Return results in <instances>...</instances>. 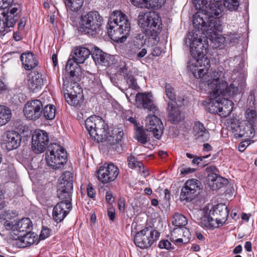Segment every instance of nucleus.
<instances>
[{"mask_svg":"<svg viewBox=\"0 0 257 257\" xmlns=\"http://www.w3.org/2000/svg\"><path fill=\"white\" fill-rule=\"evenodd\" d=\"M107 34L114 41L123 42L131 30L130 23L126 16L120 11L113 12L107 23Z\"/></svg>","mask_w":257,"mask_h":257,"instance_id":"1","label":"nucleus"},{"mask_svg":"<svg viewBox=\"0 0 257 257\" xmlns=\"http://www.w3.org/2000/svg\"><path fill=\"white\" fill-rule=\"evenodd\" d=\"M192 22L195 28L194 30L198 31L197 33L199 35L201 31L207 38L221 30V25L217 20L207 18L202 12L196 13L193 16Z\"/></svg>","mask_w":257,"mask_h":257,"instance_id":"2","label":"nucleus"},{"mask_svg":"<svg viewBox=\"0 0 257 257\" xmlns=\"http://www.w3.org/2000/svg\"><path fill=\"white\" fill-rule=\"evenodd\" d=\"M102 17L96 11L83 14L79 23V29L82 33L91 36H95L101 30Z\"/></svg>","mask_w":257,"mask_h":257,"instance_id":"3","label":"nucleus"},{"mask_svg":"<svg viewBox=\"0 0 257 257\" xmlns=\"http://www.w3.org/2000/svg\"><path fill=\"white\" fill-rule=\"evenodd\" d=\"M85 126L90 136L98 142H103L109 134L107 125L98 116L87 118L85 121Z\"/></svg>","mask_w":257,"mask_h":257,"instance_id":"4","label":"nucleus"},{"mask_svg":"<svg viewBox=\"0 0 257 257\" xmlns=\"http://www.w3.org/2000/svg\"><path fill=\"white\" fill-rule=\"evenodd\" d=\"M45 160L48 166L53 169L62 168L67 160L66 150L56 143L48 146L45 154Z\"/></svg>","mask_w":257,"mask_h":257,"instance_id":"5","label":"nucleus"},{"mask_svg":"<svg viewBox=\"0 0 257 257\" xmlns=\"http://www.w3.org/2000/svg\"><path fill=\"white\" fill-rule=\"evenodd\" d=\"M210 96L209 101L206 104V109L211 113H217L222 117L227 116L232 111L233 103L227 98L221 96L219 91H217L216 97Z\"/></svg>","mask_w":257,"mask_h":257,"instance_id":"6","label":"nucleus"},{"mask_svg":"<svg viewBox=\"0 0 257 257\" xmlns=\"http://www.w3.org/2000/svg\"><path fill=\"white\" fill-rule=\"evenodd\" d=\"M197 30H192L189 32L185 38V43L190 47V53L193 58H205L207 53V44L203 41L198 34Z\"/></svg>","mask_w":257,"mask_h":257,"instance_id":"7","label":"nucleus"},{"mask_svg":"<svg viewBox=\"0 0 257 257\" xmlns=\"http://www.w3.org/2000/svg\"><path fill=\"white\" fill-rule=\"evenodd\" d=\"M71 77L63 78V89L67 102L72 106H79L83 100L82 90L76 82H69Z\"/></svg>","mask_w":257,"mask_h":257,"instance_id":"8","label":"nucleus"},{"mask_svg":"<svg viewBox=\"0 0 257 257\" xmlns=\"http://www.w3.org/2000/svg\"><path fill=\"white\" fill-rule=\"evenodd\" d=\"M91 52L90 50L85 48L80 47L76 48L74 50L73 59H69L65 66V78L71 77L73 78L75 75V66L74 62L76 63V65L78 64L83 63L89 57Z\"/></svg>","mask_w":257,"mask_h":257,"instance_id":"9","label":"nucleus"},{"mask_svg":"<svg viewBox=\"0 0 257 257\" xmlns=\"http://www.w3.org/2000/svg\"><path fill=\"white\" fill-rule=\"evenodd\" d=\"M160 233L156 230L146 227L138 232L134 236L135 244L141 248H147L158 239Z\"/></svg>","mask_w":257,"mask_h":257,"instance_id":"10","label":"nucleus"},{"mask_svg":"<svg viewBox=\"0 0 257 257\" xmlns=\"http://www.w3.org/2000/svg\"><path fill=\"white\" fill-rule=\"evenodd\" d=\"M223 72L221 70H215L210 74L208 86L213 97H216L217 91L220 93L226 92L227 83L223 80Z\"/></svg>","mask_w":257,"mask_h":257,"instance_id":"11","label":"nucleus"},{"mask_svg":"<svg viewBox=\"0 0 257 257\" xmlns=\"http://www.w3.org/2000/svg\"><path fill=\"white\" fill-rule=\"evenodd\" d=\"M210 66L208 59L193 58L188 62L187 68L195 78H200L208 72Z\"/></svg>","mask_w":257,"mask_h":257,"instance_id":"12","label":"nucleus"},{"mask_svg":"<svg viewBox=\"0 0 257 257\" xmlns=\"http://www.w3.org/2000/svg\"><path fill=\"white\" fill-rule=\"evenodd\" d=\"M119 173V169L116 166L112 163H105L97 171V177L100 182L105 184L114 181Z\"/></svg>","mask_w":257,"mask_h":257,"instance_id":"13","label":"nucleus"},{"mask_svg":"<svg viewBox=\"0 0 257 257\" xmlns=\"http://www.w3.org/2000/svg\"><path fill=\"white\" fill-rule=\"evenodd\" d=\"M43 107V104L40 100L28 101L23 108L24 115L27 119L36 120L41 116Z\"/></svg>","mask_w":257,"mask_h":257,"instance_id":"14","label":"nucleus"},{"mask_svg":"<svg viewBox=\"0 0 257 257\" xmlns=\"http://www.w3.org/2000/svg\"><path fill=\"white\" fill-rule=\"evenodd\" d=\"M21 136L16 131L5 132L2 136V147L9 152L17 149L21 144Z\"/></svg>","mask_w":257,"mask_h":257,"instance_id":"15","label":"nucleus"},{"mask_svg":"<svg viewBox=\"0 0 257 257\" xmlns=\"http://www.w3.org/2000/svg\"><path fill=\"white\" fill-rule=\"evenodd\" d=\"M49 143L47 133L41 130H35L32 135V149L35 153H43Z\"/></svg>","mask_w":257,"mask_h":257,"instance_id":"16","label":"nucleus"},{"mask_svg":"<svg viewBox=\"0 0 257 257\" xmlns=\"http://www.w3.org/2000/svg\"><path fill=\"white\" fill-rule=\"evenodd\" d=\"M199 181L196 179L189 180L186 182L181 190L180 199L181 201H191L197 194Z\"/></svg>","mask_w":257,"mask_h":257,"instance_id":"17","label":"nucleus"},{"mask_svg":"<svg viewBox=\"0 0 257 257\" xmlns=\"http://www.w3.org/2000/svg\"><path fill=\"white\" fill-rule=\"evenodd\" d=\"M206 171L209 172L207 175L208 184L212 190H216L228 184L227 179L218 176L215 172L217 169L215 166L207 167Z\"/></svg>","mask_w":257,"mask_h":257,"instance_id":"18","label":"nucleus"},{"mask_svg":"<svg viewBox=\"0 0 257 257\" xmlns=\"http://www.w3.org/2000/svg\"><path fill=\"white\" fill-rule=\"evenodd\" d=\"M146 121L147 131L152 132L154 137L159 139L163 131V125L161 119L155 115H149L146 117Z\"/></svg>","mask_w":257,"mask_h":257,"instance_id":"19","label":"nucleus"},{"mask_svg":"<svg viewBox=\"0 0 257 257\" xmlns=\"http://www.w3.org/2000/svg\"><path fill=\"white\" fill-rule=\"evenodd\" d=\"M159 18L154 13H141L138 16V24L143 31L154 30L159 22Z\"/></svg>","mask_w":257,"mask_h":257,"instance_id":"20","label":"nucleus"},{"mask_svg":"<svg viewBox=\"0 0 257 257\" xmlns=\"http://www.w3.org/2000/svg\"><path fill=\"white\" fill-rule=\"evenodd\" d=\"M53 210V217L57 223L61 222L67 215L72 208L71 201H68L66 199L61 200Z\"/></svg>","mask_w":257,"mask_h":257,"instance_id":"21","label":"nucleus"},{"mask_svg":"<svg viewBox=\"0 0 257 257\" xmlns=\"http://www.w3.org/2000/svg\"><path fill=\"white\" fill-rule=\"evenodd\" d=\"M150 93H138L135 99L139 107L147 109L148 111L155 113L158 110L157 106L153 102Z\"/></svg>","mask_w":257,"mask_h":257,"instance_id":"22","label":"nucleus"},{"mask_svg":"<svg viewBox=\"0 0 257 257\" xmlns=\"http://www.w3.org/2000/svg\"><path fill=\"white\" fill-rule=\"evenodd\" d=\"M228 210L224 204H219L210 210V215H212L218 227L222 225L226 221Z\"/></svg>","mask_w":257,"mask_h":257,"instance_id":"23","label":"nucleus"},{"mask_svg":"<svg viewBox=\"0 0 257 257\" xmlns=\"http://www.w3.org/2000/svg\"><path fill=\"white\" fill-rule=\"evenodd\" d=\"M201 11L207 18L215 19L220 16L223 11V7L218 4L211 3L210 1L205 0V3L200 7Z\"/></svg>","mask_w":257,"mask_h":257,"instance_id":"24","label":"nucleus"},{"mask_svg":"<svg viewBox=\"0 0 257 257\" xmlns=\"http://www.w3.org/2000/svg\"><path fill=\"white\" fill-rule=\"evenodd\" d=\"M20 16H16L0 11V33L8 32L13 27Z\"/></svg>","mask_w":257,"mask_h":257,"instance_id":"25","label":"nucleus"},{"mask_svg":"<svg viewBox=\"0 0 257 257\" xmlns=\"http://www.w3.org/2000/svg\"><path fill=\"white\" fill-rule=\"evenodd\" d=\"M32 228V223L28 218H23L18 221L15 220L13 235L15 237H19V235L25 234L27 232H30Z\"/></svg>","mask_w":257,"mask_h":257,"instance_id":"26","label":"nucleus"},{"mask_svg":"<svg viewBox=\"0 0 257 257\" xmlns=\"http://www.w3.org/2000/svg\"><path fill=\"white\" fill-rule=\"evenodd\" d=\"M28 77V86L29 90L33 92L39 91L44 85L42 75L34 71L31 72Z\"/></svg>","mask_w":257,"mask_h":257,"instance_id":"27","label":"nucleus"},{"mask_svg":"<svg viewBox=\"0 0 257 257\" xmlns=\"http://www.w3.org/2000/svg\"><path fill=\"white\" fill-rule=\"evenodd\" d=\"M73 182H58L57 188V195L60 200L66 199L71 201L73 192Z\"/></svg>","mask_w":257,"mask_h":257,"instance_id":"28","label":"nucleus"},{"mask_svg":"<svg viewBox=\"0 0 257 257\" xmlns=\"http://www.w3.org/2000/svg\"><path fill=\"white\" fill-rule=\"evenodd\" d=\"M14 0H3L0 2V11L7 13L20 16L22 10L19 5L15 4Z\"/></svg>","mask_w":257,"mask_h":257,"instance_id":"29","label":"nucleus"},{"mask_svg":"<svg viewBox=\"0 0 257 257\" xmlns=\"http://www.w3.org/2000/svg\"><path fill=\"white\" fill-rule=\"evenodd\" d=\"M20 59L24 68L26 70H31L38 65V61L32 52H28L22 54Z\"/></svg>","mask_w":257,"mask_h":257,"instance_id":"30","label":"nucleus"},{"mask_svg":"<svg viewBox=\"0 0 257 257\" xmlns=\"http://www.w3.org/2000/svg\"><path fill=\"white\" fill-rule=\"evenodd\" d=\"M134 6L140 8L152 9L155 7H161L166 0H130Z\"/></svg>","mask_w":257,"mask_h":257,"instance_id":"31","label":"nucleus"},{"mask_svg":"<svg viewBox=\"0 0 257 257\" xmlns=\"http://www.w3.org/2000/svg\"><path fill=\"white\" fill-rule=\"evenodd\" d=\"M194 136L196 140L201 142L207 141L210 137L209 133L203 124L199 121L195 123L194 127Z\"/></svg>","mask_w":257,"mask_h":257,"instance_id":"32","label":"nucleus"},{"mask_svg":"<svg viewBox=\"0 0 257 257\" xmlns=\"http://www.w3.org/2000/svg\"><path fill=\"white\" fill-rule=\"evenodd\" d=\"M255 129L249 121L241 123L240 130L237 138L244 137L246 140H250L255 136Z\"/></svg>","mask_w":257,"mask_h":257,"instance_id":"33","label":"nucleus"},{"mask_svg":"<svg viewBox=\"0 0 257 257\" xmlns=\"http://www.w3.org/2000/svg\"><path fill=\"white\" fill-rule=\"evenodd\" d=\"M92 57L96 64L107 65L108 64L109 57L97 47L93 48L91 50Z\"/></svg>","mask_w":257,"mask_h":257,"instance_id":"34","label":"nucleus"},{"mask_svg":"<svg viewBox=\"0 0 257 257\" xmlns=\"http://www.w3.org/2000/svg\"><path fill=\"white\" fill-rule=\"evenodd\" d=\"M143 32L145 35L144 37L146 46L152 47L159 42V37L155 30L146 29V31H143Z\"/></svg>","mask_w":257,"mask_h":257,"instance_id":"35","label":"nucleus"},{"mask_svg":"<svg viewBox=\"0 0 257 257\" xmlns=\"http://www.w3.org/2000/svg\"><path fill=\"white\" fill-rule=\"evenodd\" d=\"M16 240H19L22 243L23 247H26L34 244L37 239V234L35 232H27L25 234L19 237H14Z\"/></svg>","mask_w":257,"mask_h":257,"instance_id":"36","label":"nucleus"},{"mask_svg":"<svg viewBox=\"0 0 257 257\" xmlns=\"http://www.w3.org/2000/svg\"><path fill=\"white\" fill-rule=\"evenodd\" d=\"M175 103H172L171 102H168V116L169 120L174 123H177L182 119L181 114L178 106H175Z\"/></svg>","mask_w":257,"mask_h":257,"instance_id":"37","label":"nucleus"},{"mask_svg":"<svg viewBox=\"0 0 257 257\" xmlns=\"http://www.w3.org/2000/svg\"><path fill=\"white\" fill-rule=\"evenodd\" d=\"M165 93L167 97L169 99V102L172 103H176L178 106H181L183 105L184 98H178L176 100V95L174 92V88L169 83H166L165 85Z\"/></svg>","mask_w":257,"mask_h":257,"instance_id":"38","label":"nucleus"},{"mask_svg":"<svg viewBox=\"0 0 257 257\" xmlns=\"http://www.w3.org/2000/svg\"><path fill=\"white\" fill-rule=\"evenodd\" d=\"M207 38L214 44L213 47L215 48H218L221 49L225 47L226 38L217 33L212 34Z\"/></svg>","mask_w":257,"mask_h":257,"instance_id":"39","label":"nucleus"},{"mask_svg":"<svg viewBox=\"0 0 257 257\" xmlns=\"http://www.w3.org/2000/svg\"><path fill=\"white\" fill-rule=\"evenodd\" d=\"M199 224L201 226L207 228L217 227V224L214 220L212 215H210V212L208 215L204 214L200 219Z\"/></svg>","mask_w":257,"mask_h":257,"instance_id":"40","label":"nucleus"},{"mask_svg":"<svg viewBox=\"0 0 257 257\" xmlns=\"http://www.w3.org/2000/svg\"><path fill=\"white\" fill-rule=\"evenodd\" d=\"M11 116L10 109L5 106L0 105V126L7 123Z\"/></svg>","mask_w":257,"mask_h":257,"instance_id":"41","label":"nucleus"},{"mask_svg":"<svg viewBox=\"0 0 257 257\" xmlns=\"http://www.w3.org/2000/svg\"><path fill=\"white\" fill-rule=\"evenodd\" d=\"M115 142V137L112 135H108L106 137V140L103 141V142H105V145L109 150H113L117 152H119L121 151V145L118 142L116 143Z\"/></svg>","mask_w":257,"mask_h":257,"instance_id":"42","label":"nucleus"},{"mask_svg":"<svg viewBox=\"0 0 257 257\" xmlns=\"http://www.w3.org/2000/svg\"><path fill=\"white\" fill-rule=\"evenodd\" d=\"M134 138L142 144H146L150 141V138L146 132L140 127H136Z\"/></svg>","mask_w":257,"mask_h":257,"instance_id":"43","label":"nucleus"},{"mask_svg":"<svg viewBox=\"0 0 257 257\" xmlns=\"http://www.w3.org/2000/svg\"><path fill=\"white\" fill-rule=\"evenodd\" d=\"M66 9L72 12L78 11L83 5V0H63Z\"/></svg>","mask_w":257,"mask_h":257,"instance_id":"44","label":"nucleus"},{"mask_svg":"<svg viewBox=\"0 0 257 257\" xmlns=\"http://www.w3.org/2000/svg\"><path fill=\"white\" fill-rule=\"evenodd\" d=\"M172 223L176 226L181 227L187 224V219L183 215L176 213L173 218Z\"/></svg>","mask_w":257,"mask_h":257,"instance_id":"45","label":"nucleus"},{"mask_svg":"<svg viewBox=\"0 0 257 257\" xmlns=\"http://www.w3.org/2000/svg\"><path fill=\"white\" fill-rule=\"evenodd\" d=\"M144 36L145 34L142 30V33L136 34L134 37V46L137 50H140L143 46H145Z\"/></svg>","mask_w":257,"mask_h":257,"instance_id":"46","label":"nucleus"},{"mask_svg":"<svg viewBox=\"0 0 257 257\" xmlns=\"http://www.w3.org/2000/svg\"><path fill=\"white\" fill-rule=\"evenodd\" d=\"M42 112L45 118L47 119H53L55 116V108L53 105H46Z\"/></svg>","mask_w":257,"mask_h":257,"instance_id":"47","label":"nucleus"},{"mask_svg":"<svg viewBox=\"0 0 257 257\" xmlns=\"http://www.w3.org/2000/svg\"><path fill=\"white\" fill-rule=\"evenodd\" d=\"M242 122H239L237 120H235L233 119L228 120L227 124L228 126L229 127L232 132L234 134L236 138L240 130L241 123Z\"/></svg>","mask_w":257,"mask_h":257,"instance_id":"48","label":"nucleus"},{"mask_svg":"<svg viewBox=\"0 0 257 257\" xmlns=\"http://www.w3.org/2000/svg\"><path fill=\"white\" fill-rule=\"evenodd\" d=\"M127 164L128 167L131 169L138 168L141 170L142 167L144 169V165L143 163L138 161L137 158L133 155H130L128 157Z\"/></svg>","mask_w":257,"mask_h":257,"instance_id":"49","label":"nucleus"},{"mask_svg":"<svg viewBox=\"0 0 257 257\" xmlns=\"http://www.w3.org/2000/svg\"><path fill=\"white\" fill-rule=\"evenodd\" d=\"M223 6L230 11H234L237 9L239 2V0H223Z\"/></svg>","mask_w":257,"mask_h":257,"instance_id":"50","label":"nucleus"},{"mask_svg":"<svg viewBox=\"0 0 257 257\" xmlns=\"http://www.w3.org/2000/svg\"><path fill=\"white\" fill-rule=\"evenodd\" d=\"M126 83L128 85V88H132L135 93V91L139 87L136 80L134 77L132 75L127 74L124 77Z\"/></svg>","mask_w":257,"mask_h":257,"instance_id":"51","label":"nucleus"},{"mask_svg":"<svg viewBox=\"0 0 257 257\" xmlns=\"http://www.w3.org/2000/svg\"><path fill=\"white\" fill-rule=\"evenodd\" d=\"M238 91V89L236 86H235L234 84H230L229 86H227L226 92L223 93H220L222 96H225L226 94L228 95H236Z\"/></svg>","mask_w":257,"mask_h":257,"instance_id":"52","label":"nucleus"},{"mask_svg":"<svg viewBox=\"0 0 257 257\" xmlns=\"http://www.w3.org/2000/svg\"><path fill=\"white\" fill-rule=\"evenodd\" d=\"M73 182V175L72 173L69 171H66L61 176V179L59 181V182Z\"/></svg>","mask_w":257,"mask_h":257,"instance_id":"53","label":"nucleus"},{"mask_svg":"<svg viewBox=\"0 0 257 257\" xmlns=\"http://www.w3.org/2000/svg\"><path fill=\"white\" fill-rule=\"evenodd\" d=\"M50 232L51 230L49 228L43 227L41 231L39 239L40 240H44L50 236Z\"/></svg>","mask_w":257,"mask_h":257,"instance_id":"54","label":"nucleus"},{"mask_svg":"<svg viewBox=\"0 0 257 257\" xmlns=\"http://www.w3.org/2000/svg\"><path fill=\"white\" fill-rule=\"evenodd\" d=\"M112 135L114 137H115V142H116V143H117V142L119 143V142L121 141V140L122 138L123 133L122 131H120L118 129H117V130H113L112 131Z\"/></svg>","mask_w":257,"mask_h":257,"instance_id":"55","label":"nucleus"},{"mask_svg":"<svg viewBox=\"0 0 257 257\" xmlns=\"http://www.w3.org/2000/svg\"><path fill=\"white\" fill-rule=\"evenodd\" d=\"M137 50H138L137 49L136 50H133L132 51V55H136L137 57L138 58H142L144 57L147 54V50L145 48H143L139 52H137Z\"/></svg>","mask_w":257,"mask_h":257,"instance_id":"56","label":"nucleus"},{"mask_svg":"<svg viewBox=\"0 0 257 257\" xmlns=\"http://www.w3.org/2000/svg\"><path fill=\"white\" fill-rule=\"evenodd\" d=\"M245 114L246 118L250 120H251L252 119L256 117V111L254 110L249 108L247 109Z\"/></svg>","mask_w":257,"mask_h":257,"instance_id":"57","label":"nucleus"},{"mask_svg":"<svg viewBox=\"0 0 257 257\" xmlns=\"http://www.w3.org/2000/svg\"><path fill=\"white\" fill-rule=\"evenodd\" d=\"M159 246L161 248L168 249L171 248V243L167 240H163L160 241Z\"/></svg>","mask_w":257,"mask_h":257,"instance_id":"58","label":"nucleus"},{"mask_svg":"<svg viewBox=\"0 0 257 257\" xmlns=\"http://www.w3.org/2000/svg\"><path fill=\"white\" fill-rule=\"evenodd\" d=\"M5 214L6 216L9 219L14 218L18 215V212L16 210H8L6 212Z\"/></svg>","mask_w":257,"mask_h":257,"instance_id":"59","label":"nucleus"},{"mask_svg":"<svg viewBox=\"0 0 257 257\" xmlns=\"http://www.w3.org/2000/svg\"><path fill=\"white\" fill-rule=\"evenodd\" d=\"M5 227L7 230H12V233H13V229L14 226V222H11L8 220H6L4 224Z\"/></svg>","mask_w":257,"mask_h":257,"instance_id":"60","label":"nucleus"},{"mask_svg":"<svg viewBox=\"0 0 257 257\" xmlns=\"http://www.w3.org/2000/svg\"><path fill=\"white\" fill-rule=\"evenodd\" d=\"M162 49L159 47H155L152 50V54L154 56H159L162 53Z\"/></svg>","mask_w":257,"mask_h":257,"instance_id":"61","label":"nucleus"},{"mask_svg":"<svg viewBox=\"0 0 257 257\" xmlns=\"http://www.w3.org/2000/svg\"><path fill=\"white\" fill-rule=\"evenodd\" d=\"M248 141H245L244 142H241L239 144L238 146V150L241 152H243L246 147L248 146L250 143H248Z\"/></svg>","mask_w":257,"mask_h":257,"instance_id":"62","label":"nucleus"},{"mask_svg":"<svg viewBox=\"0 0 257 257\" xmlns=\"http://www.w3.org/2000/svg\"><path fill=\"white\" fill-rule=\"evenodd\" d=\"M238 35L235 33H230L227 36V39L230 41V43H234L236 40L237 39Z\"/></svg>","mask_w":257,"mask_h":257,"instance_id":"63","label":"nucleus"},{"mask_svg":"<svg viewBox=\"0 0 257 257\" xmlns=\"http://www.w3.org/2000/svg\"><path fill=\"white\" fill-rule=\"evenodd\" d=\"M107 215L109 219L113 221L115 219V212L113 208H109L107 211Z\"/></svg>","mask_w":257,"mask_h":257,"instance_id":"64","label":"nucleus"}]
</instances>
